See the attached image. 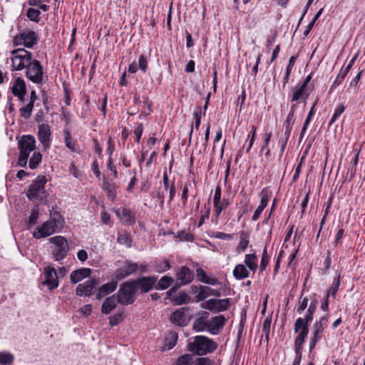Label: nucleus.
Wrapping results in <instances>:
<instances>
[{
	"label": "nucleus",
	"instance_id": "f257e3e1",
	"mask_svg": "<svg viewBox=\"0 0 365 365\" xmlns=\"http://www.w3.org/2000/svg\"><path fill=\"white\" fill-rule=\"evenodd\" d=\"M190 351L197 355L202 356L213 352L217 347V344L212 339L205 336H196L194 341L189 344Z\"/></svg>",
	"mask_w": 365,
	"mask_h": 365
},
{
	"label": "nucleus",
	"instance_id": "f03ea898",
	"mask_svg": "<svg viewBox=\"0 0 365 365\" xmlns=\"http://www.w3.org/2000/svg\"><path fill=\"white\" fill-rule=\"evenodd\" d=\"M20 150L18 165L25 168L30 153L36 149V140L33 135H24L18 142Z\"/></svg>",
	"mask_w": 365,
	"mask_h": 365
},
{
	"label": "nucleus",
	"instance_id": "7ed1b4c3",
	"mask_svg": "<svg viewBox=\"0 0 365 365\" xmlns=\"http://www.w3.org/2000/svg\"><path fill=\"white\" fill-rule=\"evenodd\" d=\"M118 302L123 305L133 304L136 299V291L131 280L125 282L120 285L117 294Z\"/></svg>",
	"mask_w": 365,
	"mask_h": 365
},
{
	"label": "nucleus",
	"instance_id": "20e7f679",
	"mask_svg": "<svg viewBox=\"0 0 365 365\" xmlns=\"http://www.w3.org/2000/svg\"><path fill=\"white\" fill-rule=\"evenodd\" d=\"M53 244L51 247V255L56 261L63 260L68 255L69 246L67 240L62 236H55L49 239Z\"/></svg>",
	"mask_w": 365,
	"mask_h": 365
},
{
	"label": "nucleus",
	"instance_id": "39448f33",
	"mask_svg": "<svg viewBox=\"0 0 365 365\" xmlns=\"http://www.w3.org/2000/svg\"><path fill=\"white\" fill-rule=\"evenodd\" d=\"M11 63L14 70L21 71L31 63V53L24 48H17L11 52Z\"/></svg>",
	"mask_w": 365,
	"mask_h": 365
},
{
	"label": "nucleus",
	"instance_id": "423d86ee",
	"mask_svg": "<svg viewBox=\"0 0 365 365\" xmlns=\"http://www.w3.org/2000/svg\"><path fill=\"white\" fill-rule=\"evenodd\" d=\"M38 42V35L34 31L24 29L17 34L13 40L14 46H24L26 48H33Z\"/></svg>",
	"mask_w": 365,
	"mask_h": 365
},
{
	"label": "nucleus",
	"instance_id": "0eeeda50",
	"mask_svg": "<svg viewBox=\"0 0 365 365\" xmlns=\"http://www.w3.org/2000/svg\"><path fill=\"white\" fill-rule=\"evenodd\" d=\"M328 323V316L324 315L317 320L312 327V336L309 341V351L316 346L317 342L323 337V332Z\"/></svg>",
	"mask_w": 365,
	"mask_h": 365
},
{
	"label": "nucleus",
	"instance_id": "6e6552de",
	"mask_svg": "<svg viewBox=\"0 0 365 365\" xmlns=\"http://www.w3.org/2000/svg\"><path fill=\"white\" fill-rule=\"evenodd\" d=\"M101 283L100 278H91L79 284L76 287V294L80 297H90L98 289Z\"/></svg>",
	"mask_w": 365,
	"mask_h": 365
},
{
	"label": "nucleus",
	"instance_id": "1a4fd4ad",
	"mask_svg": "<svg viewBox=\"0 0 365 365\" xmlns=\"http://www.w3.org/2000/svg\"><path fill=\"white\" fill-rule=\"evenodd\" d=\"M230 306V302L228 298L219 299H210L200 304L201 308L209 310L214 313L224 312Z\"/></svg>",
	"mask_w": 365,
	"mask_h": 365
},
{
	"label": "nucleus",
	"instance_id": "9d476101",
	"mask_svg": "<svg viewBox=\"0 0 365 365\" xmlns=\"http://www.w3.org/2000/svg\"><path fill=\"white\" fill-rule=\"evenodd\" d=\"M157 279L155 276H148L138 277L131 281L135 288L136 292L140 291V293H148L154 287Z\"/></svg>",
	"mask_w": 365,
	"mask_h": 365
},
{
	"label": "nucleus",
	"instance_id": "9b49d317",
	"mask_svg": "<svg viewBox=\"0 0 365 365\" xmlns=\"http://www.w3.org/2000/svg\"><path fill=\"white\" fill-rule=\"evenodd\" d=\"M26 77L37 84L43 81V68L38 61L34 60L27 67Z\"/></svg>",
	"mask_w": 365,
	"mask_h": 365
},
{
	"label": "nucleus",
	"instance_id": "f8f14e48",
	"mask_svg": "<svg viewBox=\"0 0 365 365\" xmlns=\"http://www.w3.org/2000/svg\"><path fill=\"white\" fill-rule=\"evenodd\" d=\"M175 276L176 282L182 287L190 284L195 279L194 272L186 265L176 269Z\"/></svg>",
	"mask_w": 365,
	"mask_h": 365
},
{
	"label": "nucleus",
	"instance_id": "ddd939ff",
	"mask_svg": "<svg viewBox=\"0 0 365 365\" xmlns=\"http://www.w3.org/2000/svg\"><path fill=\"white\" fill-rule=\"evenodd\" d=\"M46 182L47 179L45 175H38L36 180L30 185L26 193L27 197L30 200H34L38 195L44 190Z\"/></svg>",
	"mask_w": 365,
	"mask_h": 365
},
{
	"label": "nucleus",
	"instance_id": "4468645a",
	"mask_svg": "<svg viewBox=\"0 0 365 365\" xmlns=\"http://www.w3.org/2000/svg\"><path fill=\"white\" fill-rule=\"evenodd\" d=\"M44 281L43 284L47 285L50 290H53L58 286V278L56 269L51 265L47 266L43 271Z\"/></svg>",
	"mask_w": 365,
	"mask_h": 365
},
{
	"label": "nucleus",
	"instance_id": "2eb2a0df",
	"mask_svg": "<svg viewBox=\"0 0 365 365\" xmlns=\"http://www.w3.org/2000/svg\"><path fill=\"white\" fill-rule=\"evenodd\" d=\"M138 264L135 262H126L125 265L116 269L113 277L117 280H121L137 272Z\"/></svg>",
	"mask_w": 365,
	"mask_h": 365
},
{
	"label": "nucleus",
	"instance_id": "dca6fc26",
	"mask_svg": "<svg viewBox=\"0 0 365 365\" xmlns=\"http://www.w3.org/2000/svg\"><path fill=\"white\" fill-rule=\"evenodd\" d=\"M57 227L52 222L46 221L36 228L33 236L36 239L48 237L56 232Z\"/></svg>",
	"mask_w": 365,
	"mask_h": 365
},
{
	"label": "nucleus",
	"instance_id": "f3484780",
	"mask_svg": "<svg viewBox=\"0 0 365 365\" xmlns=\"http://www.w3.org/2000/svg\"><path fill=\"white\" fill-rule=\"evenodd\" d=\"M189 307H184L175 310L170 316V319L171 322L179 327L186 326L189 319H187L185 312L189 311Z\"/></svg>",
	"mask_w": 365,
	"mask_h": 365
},
{
	"label": "nucleus",
	"instance_id": "a211bd4d",
	"mask_svg": "<svg viewBox=\"0 0 365 365\" xmlns=\"http://www.w3.org/2000/svg\"><path fill=\"white\" fill-rule=\"evenodd\" d=\"M51 135V128L48 124L42 123L38 125V138L44 150L50 148Z\"/></svg>",
	"mask_w": 365,
	"mask_h": 365
},
{
	"label": "nucleus",
	"instance_id": "6ab92c4d",
	"mask_svg": "<svg viewBox=\"0 0 365 365\" xmlns=\"http://www.w3.org/2000/svg\"><path fill=\"white\" fill-rule=\"evenodd\" d=\"M225 321V317L223 315L212 317L208 322L207 331L212 334H217L219 330L224 327Z\"/></svg>",
	"mask_w": 365,
	"mask_h": 365
},
{
	"label": "nucleus",
	"instance_id": "aec40b11",
	"mask_svg": "<svg viewBox=\"0 0 365 365\" xmlns=\"http://www.w3.org/2000/svg\"><path fill=\"white\" fill-rule=\"evenodd\" d=\"M209 296L219 297L221 296V292L218 289H212L208 286L200 285V292L195 297V301L197 302H202Z\"/></svg>",
	"mask_w": 365,
	"mask_h": 365
},
{
	"label": "nucleus",
	"instance_id": "412c9836",
	"mask_svg": "<svg viewBox=\"0 0 365 365\" xmlns=\"http://www.w3.org/2000/svg\"><path fill=\"white\" fill-rule=\"evenodd\" d=\"M91 274V269L90 268H81L74 270L70 275L71 282L72 284H76L84 278L89 277Z\"/></svg>",
	"mask_w": 365,
	"mask_h": 365
},
{
	"label": "nucleus",
	"instance_id": "4be33fe9",
	"mask_svg": "<svg viewBox=\"0 0 365 365\" xmlns=\"http://www.w3.org/2000/svg\"><path fill=\"white\" fill-rule=\"evenodd\" d=\"M117 286L118 282L116 281H111L110 282H108L101 287H98L96 299L99 300L104 296L114 292L116 289Z\"/></svg>",
	"mask_w": 365,
	"mask_h": 365
},
{
	"label": "nucleus",
	"instance_id": "5701e85b",
	"mask_svg": "<svg viewBox=\"0 0 365 365\" xmlns=\"http://www.w3.org/2000/svg\"><path fill=\"white\" fill-rule=\"evenodd\" d=\"M117 302L118 299L115 294L107 297L103 302L101 307L102 313L104 314H109L113 309H114L116 307Z\"/></svg>",
	"mask_w": 365,
	"mask_h": 365
},
{
	"label": "nucleus",
	"instance_id": "b1692460",
	"mask_svg": "<svg viewBox=\"0 0 365 365\" xmlns=\"http://www.w3.org/2000/svg\"><path fill=\"white\" fill-rule=\"evenodd\" d=\"M294 333H298V335L306 339L309 333V325L304 324L302 318L299 317L294 324Z\"/></svg>",
	"mask_w": 365,
	"mask_h": 365
},
{
	"label": "nucleus",
	"instance_id": "393cba45",
	"mask_svg": "<svg viewBox=\"0 0 365 365\" xmlns=\"http://www.w3.org/2000/svg\"><path fill=\"white\" fill-rule=\"evenodd\" d=\"M234 277L237 280H241L249 277V272L245 265L242 264H237L232 272Z\"/></svg>",
	"mask_w": 365,
	"mask_h": 365
},
{
	"label": "nucleus",
	"instance_id": "a878e982",
	"mask_svg": "<svg viewBox=\"0 0 365 365\" xmlns=\"http://www.w3.org/2000/svg\"><path fill=\"white\" fill-rule=\"evenodd\" d=\"M357 56H358V53H356L351 58V60L349 61V63H348V65L346 67L342 68L341 69V71H339V73L334 81V84H336V83L339 84L343 81V79L346 77V76L350 71L351 68L352 67L356 58H357Z\"/></svg>",
	"mask_w": 365,
	"mask_h": 365
},
{
	"label": "nucleus",
	"instance_id": "bb28decb",
	"mask_svg": "<svg viewBox=\"0 0 365 365\" xmlns=\"http://www.w3.org/2000/svg\"><path fill=\"white\" fill-rule=\"evenodd\" d=\"M50 217L51 220L49 221L53 222L56 227H61L63 225V217L58 211L54 210V208H52L50 211Z\"/></svg>",
	"mask_w": 365,
	"mask_h": 365
},
{
	"label": "nucleus",
	"instance_id": "cd10ccee",
	"mask_svg": "<svg viewBox=\"0 0 365 365\" xmlns=\"http://www.w3.org/2000/svg\"><path fill=\"white\" fill-rule=\"evenodd\" d=\"M174 282L175 280L172 277L168 275L163 276L160 279L158 284L155 285V289L161 290L166 289L170 287L174 283Z\"/></svg>",
	"mask_w": 365,
	"mask_h": 365
},
{
	"label": "nucleus",
	"instance_id": "c85d7f7f",
	"mask_svg": "<svg viewBox=\"0 0 365 365\" xmlns=\"http://www.w3.org/2000/svg\"><path fill=\"white\" fill-rule=\"evenodd\" d=\"M171 300L177 305L187 304L191 302V297L185 292L181 291L178 296L171 298Z\"/></svg>",
	"mask_w": 365,
	"mask_h": 365
},
{
	"label": "nucleus",
	"instance_id": "c756f323",
	"mask_svg": "<svg viewBox=\"0 0 365 365\" xmlns=\"http://www.w3.org/2000/svg\"><path fill=\"white\" fill-rule=\"evenodd\" d=\"M257 259L255 254H247L245 257V265L253 272L257 269Z\"/></svg>",
	"mask_w": 365,
	"mask_h": 365
},
{
	"label": "nucleus",
	"instance_id": "7c9ffc66",
	"mask_svg": "<svg viewBox=\"0 0 365 365\" xmlns=\"http://www.w3.org/2000/svg\"><path fill=\"white\" fill-rule=\"evenodd\" d=\"M63 134H64V140L66 147L72 152L76 153L77 149L76 148V143L72 140L71 133L68 129L63 130Z\"/></svg>",
	"mask_w": 365,
	"mask_h": 365
},
{
	"label": "nucleus",
	"instance_id": "2f4dec72",
	"mask_svg": "<svg viewBox=\"0 0 365 365\" xmlns=\"http://www.w3.org/2000/svg\"><path fill=\"white\" fill-rule=\"evenodd\" d=\"M208 322H205L198 317L193 323L192 329L196 332L203 331L207 330Z\"/></svg>",
	"mask_w": 365,
	"mask_h": 365
},
{
	"label": "nucleus",
	"instance_id": "473e14b6",
	"mask_svg": "<svg viewBox=\"0 0 365 365\" xmlns=\"http://www.w3.org/2000/svg\"><path fill=\"white\" fill-rule=\"evenodd\" d=\"M41 160L42 155L39 152L34 153L29 160V167L32 170L36 169L41 162Z\"/></svg>",
	"mask_w": 365,
	"mask_h": 365
},
{
	"label": "nucleus",
	"instance_id": "72a5a7b5",
	"mask_svg": "<svg viewBox=\"0 0 365 365\" xmlns=\"http://www.w3.org/2000/svg\"><path fill=\"white\" fill-rule=\"evenodd\" d=\"M177 340L178 334L175 332L170 333L168 336H167L165 339V346L168 349H173L175 346Z\"/></svg>",
	"mask_w": 365,
	"mask_h": 365
},
{
	"label": "nucleus",
	"instance_id": "f704fd0d",
	"mask_svg": "<svg viewBox=\"0 0 365 365\" xmlns=\"http://www.w3.org/2000/svg\"><path fill=\"white\" fill-rule=\"evenodd\" d=\"M340 286V275H338L333 280L332 284L329 289L327 291V294L328 297L331 295L332 297H335L337 291L339 290Z\"/></svg>",
	"mask_w": 365,
	"mask_h": 365
},
{
	"label": "nucleus",
	"instance_id": "c9c22d12",
	"mask_svg": "<svg viewBox=\"0 0 365 365\" xmlns=\"http://www.w3.org/2000/svg\"><path fill=\"white\" fill-rule=\"evenodd\" d=\"M11 91H26V83L24 81L19 77L16 78Z\"/></svg>",
	"mask_w": 365,
	"mask_h": 365
},
{
	"label": "nucleus",
	"instance_id": "e433bc0d",
	"mask_svg": "<svg viewBox=\"0 0 365 365\" xmlns=\"http://www.w3.org/2000/svg\"><path fill=\"white\" fill-rule=\"evenodd\" d=\"M249 244V240L247 238V234L242 232L240 235V240L237 247V251L240 252V251L243 252L246 250Z\"/></svg>",
	"mask_w": 365,
	"mask_h": 365
},
{
	"label": "nucleus",
	"instance_id": "4c0bfd02",
	"mask_svg": "<svg viewBox=\"0 0 365 365\" xmlns=\"http://www.w3.org/2000/svg\"><path fill=\"white\" fill-rule=\"evenodd\" d=\"M103 189L107 192L108 196L113 199L115 197L114 186L110 184L105 178L103 180Z\"/></svg>",
	"mask_w": 365,
	"mask_h": 365
},
{
	"label": "nucleus",
	"instance_id": "58836bf2",
	"mask_svg": "<svg viewBox=\"0 0 365 365\" xmlns=\"http://www.w3.org/2000/svg\"><path fill=\"white\" fill-rule=\"evenodd\" d=\"M312 78V74L308 75L306 77L304 82L302 83V84L299 86V88L296 91H304L306 89L307 90H313L314 88V86H313V83H310Z\"/></svg>",
	"mask_w": 365,
	"mask_h": 365
},
{
	"label": "nucleus",
	"instance_id": "ea45409f",
	"mask_svg": "<svg viewBox=\"0 0 365 365\" xmlns=\"http://www.w3.org/2000/svg\"><path fill=\"white\" fill-rule=\"evenodd\" d=\"M122 217L124 223L131 225L134 222L135 218L131 215L130 210L123 207L122 209Z\"/></svg>",
	"mask_w": 365,
	"mask_h": 365
},
{
	"label": "nucleus",
	"instance_id": "a19ab883",
	"mask_svg": "<svg viewBox=\"0 0 365 365\" xmlns=\"http://www.w3.org/2000/svg\"><path fill=\"white\" fill-rule=\"evenodd\" d=\"M40 14L41 13L38 9L29 8L27 10L26 16L31 21L38 23L40 21Z\"/></svg>",
	"mask_w": 365,
	"mask_h": 365
},
{
	"label": "nucleus",
	"instance_id": "79ce46f5",
	"mask_svg": "<svg viewBox=\"0 0 365 365\" xmlns=\"http://www.w3.org/2000/svg\"><path fill=\"white\" fill-rule=\"evenodd\" d=\"M39 212H38V207H34L31 212V215L29 217L28 220V225L29 227L33 226L34 224L36 223V221L38 218Z\"/></svg>",
	"mask_w": 365,
	"mask_h": 365
},
{
	"label": "nucleus",
	"instance_id": "37998d69",
	"mask_svg": "<svg viewBox=\"0 0 365 365\" xmlns=\"http://www.w3.org/2000/svg\"><path fill=\"white\" fill-rule=\"evenodd\" d=\"M269 257L267 254V247H265L263 250L261 262H260V265H259V272H262L265 270V269L269 263Z\"/></svg>",
	"mask_w": 365,
	"mask_h": 365
},
{
	"label": "nucleus",
	"instance_id": "c03bdc74",
	"mask_svg": "<svg viewBox=\"0 0 365 365\" xmlns=\"http://www.w3.org/2000/svg\"><path fill=\"white\" fill-rule=\"evenodd\" d=\"M34 105H32V102H29L26 106L20 108V115L25 118H29L31 114Z\"/></svg>",
	"mask_w": 365,
	"mask_h": 365
},
{
	"label": "nucleus",
	"instance_id": "a18cd8bd",
	"mask_svg": "<svg viewBox=\"0 0 365 365\" xmlns=\"http://www.w3.org/2000/svg\"><path fill=\"white\" fill-rule=\"evenodd\" d=\"M14 361V356L9 353L0 352V364H11Z\"/></svg>",
	"mask_w": 365,
	"mask_h": 365
},
{
	"label": "nucleus",
	"instance_id": "49530a36",
	"mask_svg": "<svg viewBox=\"0 0 365 365\" xmlns=\"http://www.w3.org/2000/svg\"><path fill=\"white\" fill-rule=\"evenodd\" d=\"M305 338L299 335L297 336L294 340V352L295 354H302V345L304 343Z\"/></svg>",
	"mask_w": 365,
	"mask_h": 365
},
{
	"label": "nucleus",
	"instance_id": "de8ad7c7",
	"mask_svg": "<svg viewBox=\"0 0 365 365\" xmlns=\"http://www.w3.org/2000/svg\"><path fill=\"white\" fill-rule=\"evenodd\" d=\"M192 360V355L184 354L178 358L175 365H190Z\"/></svg>",
	"mask_w": 365,
	"mask_h": 365
},
{
	"label": "nucleus",
	"instance_id": "09e8293b",
	"mask_svg": "<svg viewBox=\"0 0 365 365\" xmlns=\"http://www.w3.org/2000/svg\"><path fill=\"white\" fill-rule=\"evenodd\" d=\"M171 266L168 259H164L158 263L156 265V271L158 272H164L170 269Z\"/></svg>",
	"mask_w": 365,
	"mask_h": 365
},
{
	"label": "nucleus",
	"instance_id": "8fccbe9b",
	"mask_svg": "<svg viewBox=\"0 0 365 365\" xmlns=\"http://www.w3.org/2000/svg\"><path fill=\"white\" fill-rule=\"evenodd\" d=\"M302 296V294H301ZM308 299L307 297L302 298L300 297L298 304L295 307L297 312L301 314L307 307Z\"/></svg>",
	"mask_w": 365,
	"mask_h": 365
},
{
	"label": "nucleus",
	"instance_id": "3c124183",
	"mask_svg": "<svg viewBox=\"0 0 365 365\" xmlns=\"http://www.w3.org/2000/svg\"><path fill=\"white\" fill-rule=\"evenodd\" d=\"M123 320V316L122 313H117L109 318V324L110 326H116Z\"/></svg>",
	"mask_w": 365,
	"mask_h": 365
},
{
	"label": "nucleus",
	"instance_id": "603ef678",
	"mask_svg": "<svg viewBox=\"0 0 365 365\" xmlns=\"http://www.w3.org/2000/svg\"><path fill=\"white\" fill-rule=\"evenodd\" d=\"M344 110H345V106L342 104L339 105L335 109L334 113L330 120L329 125L333 124L337 120V118L341 115V113L344 111Z\"/></svg>",
	"mask_w": 365,
	"mask_h": 365
},
{
	"label": "nucleus",
	"instance_id": "864d4df0",
	"mask_svg": "<svg viewBox=\"0 0 365 365\" xmlns=\"http://www.w3.org/2000/svg\"><path fill=\"white\" fill-rule=\"evenodd\" d=\"M261 201L259 207H261L262 208L264 209L269 202V196L266 189H263L261 192Z\"/></svg>",
	"mask_w": 365,
	"mask_h": 365
},
{
	"label": "nucleus",
	"instance_id": "5fc2aeb1",
	"mask_svg": "<svg viewBox=\"0 0 365 365\" xmlns=\"http://www.w3.org/2000/svg\"><path fill=\"white\" fill-rule=\"evenodd\" d=\"M297 58V56H292L290 57L289 58V64L287 67V69H286V75H285V77H284V80L286 81V82L287 81V79L289 78V76L292 71V69L295 63V61Z\"/></svg>",
	"mask_w": 365,
	"mask_h": 365
},
{
	"label": "nucleus",
	"instance_id": "6e6d98bb",
	"mask_svg": "<svg viewBox=\"0 0 365 365\" xmlns=\"http://www.w3.org/2000/svg\"><path fill=\"white\" fill-rule=\"evenodd\" d=\"M117 242L119 244L125 245L127 247H130L131 240L126 234H121L118 236Z\"/></svg>",
	"mask_w": 365,
	"mask_h": 365
},
{
	"label": "nucleus",
	"instance_id": "4d7b16f0",
	"mask_svg": "<svg viewBox=\"0 0 365 365\" xmlns=\"http://www.w3.org/2000/svg\"><path fill=\"white\" fill-rule=\"evenodd\" d=\"M138 66L139 68L144 73L146 71L148 67V60L144 54L140 55L139 57Z\"/></svg>",
	"mask_w": 365,
	"mask_h": 365
},
{
	"label": "nucleus",
	"instance_id": "13d9d810",
	"mask_svg": "<svg viewBox=\"0 0 365 365\" xmlns=\"http://www.w3.org/2000/svg\"><path fill=\"white\" fill-rule=\"evenodd\" d=\"M201 110L200 108H198L193 113L195 118V128L197 130L200 125L201 121Z\"/></svg>",
	"mask_w": 365,
	"mask_h": 365
},
{
	"label": "nucleus",
	"instance_id": "bf43d9fd",
	"mask_svg": "<svg viewBox=\"0 0 365 365\" xmlns=\"http://www.w3.org/2000/svg\"><path fill=\"white\" fill-rule=\"evenodd\" d=\"M196 276L199 282L204 283L207 275L202 268L199 267L196 269Z\"/></svg>",
	"mask_w": 365,
	"mask_h": 365
},
{
	"label": "nucleus",
	"instance_id": "052dcab7",
	"mask_svg": "<svg viewBox=\"0 0 365 365\" xmlns=\"http://www.w3.org/2000/svg\"><path fill=\"white\" fill-rule=\"evenodd\" d=\"M256 130H257L256 126L253 125L252 127L251 133L249 135V137H250V143H249L248 148H247V150H246L247 153H248L250 151V150L251 149V148L254 143V141L255 139Z\"/></svg>",
	"mask_w": 365,
	"mask_h": 365
},
{
	"label": "nucleus",
	"instance_id": "680f3d73",
	"mask_svg": "<svg viewBox=\"0 0 365 365\" xmlns=\"http://www.w3.org/2000/svg\"><path fill=\"white\" fill-rule=\"evenodd\" d=\"M196 365H213V361L207 357H200L196 361Z\"/></svg>",
	"mask_w": 365,
	"mask_h": 365
},
{
	"label": "nucleus",
	"instance_id": "e2e57ef3",
	"mask_svg": "<svg viewBox=\"0 0 365 365\" xmlns=\"http://www.w3.org/2000/svg\"><path fill=\"white\" fill-rule=\"evenodd\" d=\"M182 286L178 282H175V284L166 292V299L168 298L171 299L173 294L178 290Z\"/></svg>",
	"mask_w": 365,
	"mask_h": 365
},
{
	"label": "nucleus",
	"instance_id": "0e129e2a",
	"mask_svg": "<svg viewBox=\"0 0 365 365\" xmlns=\"http://www.w3.org/2000/svg\"><path fill=\"white\" fill-rule=\"evenodd\" d=\"M221 200V187L220 186L217 185L215 188L214 197H213V204H217L220 202V200Z\"/></svg>",
	"mask_w": 365,
	"mask_h": 365
},
{
	"label": "nucleus",
	"instance_id": "69168bd1",
	"mask_svg": "<svg viewBox=\"0 0 365 365\" xmlns=\"http://www.w3.org/2000/svg\"><path fill=\"white\" fill-rule=\"evenodd\" d=\"M143 125L141 123H138V126L135 128L134 130V134L136 136V142L139 143L141 135L143 134Z\"/></svg>",
	"mask_w": 365,
	"mask_h": 365
},
{
	"label": "nucleus",
	"instance_id": "338daca9",
	"mask_svg": "<svg viewBox=\"0 0 365 365\" xmlns=\"http://www.w3.org/2000/svg\"><path fill=\"white\" fill-rule=\"evenodd\" d=\"M314 314V312L307 310L304 318H302L304 324L309 325V322H311L313 319Z\"/></svg>",
	"mask_w": 365,
	"mask_h": 365
},
{
	"label": "nucleus",
	"instance_id": "774afa93",
	"mask_svg": "<svg viewBox=\"0 0 365 365\" xmlns=\"http://www.w3.org/2000/svg\"><path fill=\"white\" fill-rule=\"evenodd\" d=\"M270 326H271V318H267L264 320L262 324V331L269 332L270 331Z\"/></svg>",
	"mask_w": 365,
	"mask_h": 365
}]
</instances>
